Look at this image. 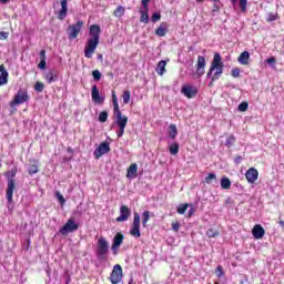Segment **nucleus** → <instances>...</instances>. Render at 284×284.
<instances>
[{
  "label": "nucleus",
  "mask_w": 284,
  "mask_h": 284,
  "mask_svg": "<svg viewBox=\"0 0 284 284\" xmlns=\"http://www.w3.org/2000/svg\"><path fill=\"white\" fill-rule=\"evenodd\" d=\"M99 121H100V123H105V121H108V111L100 112Z\"/></svg>",
  "instance_id": "40"
},
{
  "label": "nucleus",
  "mask_w": 284,
  "mask_h": 284,
  "mask_svg": "<svg viewBox=\"0 0 284 284\" xmlns=\"http://www.w3.org/2000/svg\"><path fill=\"white\" fill-rule=\"evenodd\" d=\"M237 61L241 65H250V52L243 51L237 58Z\"/></svg>",
  "instance_id": "23"
},
{
  "label": "nucleus",
  "mask_w": 284,
  "mask_h": 284,
  "mask_svg": "<svg viewBox=\"0 0 284 284\" xmlns=\"http://www.w3.org/2000/svg\"><path fill=\"white\" fill-rule=\"evenodd\" d=\"M242 161H243V156H241V155H235V158H234V163H236V165L241 164Z\"/></svg>",
  "instance_id": "52"
},
{
  "label": "nucleus",
  "mask_w": 284,
  "mask_h": 284,
  "mask_svg": "<svg viewBox=\"0 0 284 284\" xmlns=\"http://www.w3.org/2000/svg\"><path fill=\"white\" fill-rule=\"evenodd\" d=\"M168 28H170V24H168V22H162L155 30L156 37H165V34H168Z\"/></svg>",
  "instance_id": "22"
},
{
  "label": "nucleus",
  "mask_w": 284,
  "mask_h": 284,
  "mask_svg": "<svg viewBox=\"0 0 284 284\" xmlns=\"http://www.w3.org/2000/svg\"><path fill=\"white\" fill-rule=\"evenodd\" d=\"M150 10H145L143 9L141 11V17H140V21L141 23H150V14H149Z\"/></svg>",
  "instance_id": "27"
},
{
  "label": "nucleus",
  "mask_w": 284,
  "mask_h": 284,
  "mask_svg": "<svg viewBox=\"0 0 284 284\" xmlns=\"http://www.w3.org/2000/svg\"><path fill=\"white\" fill-rule=\"evenodd\" d=\"M0 3H3V4L10 3V0H0Z\"/></svg>",
  "instance_id": "59"
},
{
  "label": "nucleus",
  "mask_w": 284,
  "mask_h": 284,
  "mask_svg": "<svg viewBox=\"0 0 284 284\" xmlns=\"http://www.w3.org/2000/svg\"><path fill=\"white\" fill-rule=\"evenodd\" d=\"M170 154L175 156V154H179V143L174 142L173 144L170 145L169 148Z\"/></svg>",
  "instance_id": "33"
},
{
  "label": "nucleus",
  "mask_w": 284,
  "mask_h": 284,
  "mask_svg": "<svg viewBox=\"0 0 284 284\" xmlns=\"http://www.w3.org/2000/svg\"><path fill=\"white\" fill-rule=\"evenodd\" d=\"M234 143H236V136H234V134H231L229 138H226V141H225L226 148H232Z\"/></svg>",
  "instance_id": "31"
},
{
  "label": "nucleus",
  "mask_w": 284,
  "mask_h": 284,
  "mask_svg": "<svg viewBox=\"0 0 284 284\" xmlns=\"http://www.w3.org/2000/svg\"><path fill=\"white\" fill-rule=\"evenodd\" d=\"M278 19V13H270L266 21L272 23V21H276Z\"/></svg>",
  "instance_id": "47"
},
{
  "label": "nucleus",
  "mask_w": 284,
  "mask_h": 284,
  "mask_svg": "<svg viewBox=\"0 0 284 284\" xmlns=\"http://www.w3.org/2000/svg\"><path fill=\"white\" fill-rule=\"evenodd\" d=\"M108 252H110V245L108 244V240H105V237H100L98 240V246L95 251V256L98 261H106Z\"/></svg>",
  "instance_id": "4"
},
{
  "label": "nucleus",
  "mask_w": 284,
  "mask_h": 284,
  "mask_svg": "<svg viewBox=\"0 0 284 284\" xmlns=\"http://www.w3.org/2000/svg\"><path fill=\"white\" fill-rule=\"evenodd\" d=\"M281 227H284V221H280Z\"/></svg>",
  "instance_id": "62"
},
{
  "label": "nucleus",
  "mask_w": 284,
  "mask_h": 284,
  "mask_svg": "<svg viewBox=\"0 0 284 284\" xmlns=\"http://www.w3.org/2000/svg\"><path fill=\"white\" fill-rule=\"evenodd\" d=\"M55 196H57V199H58V201H59L60 204L65 205V197H63V195L61 194V192L57 191V192H55Z\"/></svg>",
  "instance_id": "46"
},
{
  "label": "nucleus",
  "mask_w": 284,
  "mask_h": 284,
  "mask_svg": "<svg viewBox=\"0 0 284 284\" xmlns=\"http://www.w3.org/2000/svg\"><path fill=\"white\" fill-rule=\"evenodd\" d=\"M61 9L58 12V19H60V21H63V19H65L68 17V0H61Z\"/></svg>",
  "instance_id": "19"
},
{
  "label": "nucleus",
  "mask_w": 284,
  "mask_h": 284,
  "mask_svg": "<svg viewBox=\"0 0 284 284\" xmlns=\"http://www.w3.org/2000/svg\"><path fill=\"white\" fill-rule=\"evenodd\" d=\"M38 172H39V166H37V164H30L29 174L32 176V174H37Z\"/></svg>",
  "instance_id": "41"
},
{
  "label": "nucleus",
  "mask_w": 284,
  "mask_h": 284,
  "mask_svg": "<svg viewBox=\"0 0 284 284\" xmlns=\"http://www.w3.org/2000/svg\"><path fill=\"white\" fill-rule=\"evenodd\" d=\"M113 14L118 18L123 17V14H125V8H123L122 6L118 7L114 11Z\"/></svg>",
  "instance_id": "35"
},
{
  "label": "nucleus",
  "mask_w": 284,
  "mask_h": 284,
  "mask_svg": "<svg viewBox=\"0 0 284 284\" xmlns=\"http://www.w3.org/2000/svg\"><path fill=\"white\" fill-rule=\"evenodd\" d=\"M224 68L225 65L223 64V58L221 57V53H214L211 67L206 73V77L211 79L209 85H212V83L221 79Z\"/></svg>",
  "instance_id": "2"
},
{
  "label": "nucleus",
  "mask_w": 284,
  "mask_h": 284,
  "mask_svg": "<svg viewBox=\"0 0 284 284\" xmlns=\"http://www.w3.org/2000/svg\"><path fill=\"white\" fill-rule=\"evenodd\" d=\"M220 10H221V7H219V4H216V3H214L212 12H220Z\"/></svg>",
  "instance_id": "56"
},
{
  "label": "nucleus",
  "mask_w": 284,
  "mask_h": 284,
  "mask_svg": "<svg viewBox=\"0 0 284 284\" xmlns=\"http://www.w3.org/2000/svg\"><path fill=\"white\" fill-rule=\"evenodd\" d=\"M6 39H8V32L1 31V32H0V40H1V41H4Z\"/></svg>",
  "instance_id": "53"
},
{
  "label": "nucleus",
  "mask_w": 284,
  "mask_h": 284,
  "mask_svg": "<svg viewBox=\"0 0 284 284\" xmlns=\"http://www.w3.org/2000/svg\"><path fill=\"white\" fill-rule=\"evenodd\" d=\"M176 134H179V130L176 129V124L169 125V139H176Z\"/></svg>",
  "instance_id": "26"
},
{
  "label": "nucleus",
  "mask_w": 284,
  "mask_h": 284,
  "mask_svg": "<svg viewBox=\"0 0 284 284\" xmlns=\"http://www.w3.org/2000/svg\"><path fill=\"white\" fill-rule=\"evenodd\" d=\"M252 234L256 240L263 239V236H265V229H263L262 225L256 224L252 230Z\"/></svg>",
  "instance_id": "20"
},
{
  "label": "nucleus",
  "mask_w": 284,
  "mask_h": 284,
  "mask_svg": "<svg viewBox=\"0 0 284 284\" xmlns=\"http://www.w3.org/2000/svg\"><path fill=\"white\" fill-rule=\"evenodd\" d=\"M79 230V225L74 222V219H69L67 223L60 229V234L65 235L70 232H77Z\"/></svg>",
  "instance_id": "10"
},
{
  "label": "nucleus",
  "mask_w": 284,
  "mask_h": 284,
  "mask_svg": "<svg viewBox=\"0 0 284 284\" xmlns=\"http://www.w3.org/2000/svg\"><path fill=\"white\" fill-rule=\"evenodd\" d=\"M40 61H45V50L44 49H42L40 51Z\"/></svg>",
  "instance_id": "55"
},
{
  "label": "nucleus",
  "mask_w": 284,
  "mask_h": 284,
  "mask_svg": "<svg viewBox=\"0 0 284 284\" xmlns=\"http://www.w3.org/2000/svg\"><path fill=\"white\" fill-rule=\"evenodd\" d=\"M132 99V93L130 92V90H124L122 93V100L124 105H128V103H130Z\"/></svg>",
  "instance_id": "28"
},
{
  "label": "nucleus",
  "mask_w": 284,
  "mask_h": 284,
  "mask_svg": "<svg viewBox=\"0 0 284 284\" xmlns=\"http://www.w3.org/2000/svg\"><path fill=\"white\" fill-rule=\"evenodd\" d=\"M165 65H168V62L164 60H161L158 63L155 71L160 74V77H163V74H165Z\"/></svg>",
  "instance_id": "24"
},
{
  "label": "nucleus",
  "mask_w": 284,
  "mask_h": 284,
  "mask_svg": "<svg viewBox=\"0 0 284 284\" xmlns=\"http://www.w3.org/2000/svg\"><path fill=\"white\" fill-rule=\"evenodd\" d=\"M47 65H48V63L45 62V60H40L38 68L40 70H45Z\"/></svg>",
  "instance_id": "51"
},
{
  "label": "nucleus",
  "mask_w": 284,
  "mask_h": 284,
  "mask_svg": "<svg viewBox=\"0 0 284 284\" xmlns=\"http://www.w3.org/2000/svg\"><path fill=\"white\" fill-rule=\"evenodd\" d=\"M30 97L28 95V91H18L17 94L13 97V101L10 102V106L14 108L17 105H22L26 103Z\"/></svg>",
  "instance_id": "7"
},
{
  "label": "nucleus",
  "mask_w": 284,
  "mask_h": 284,
  "mask_svg": "<svg viewBox=\"0 0 284 284\" xmlns=\"http://www.w3.org/2000/svg\"><path fill=\"white\" fill-rule=\"evenodd\" d=\"M187 207H190V204H181L178 207V214H185V212H187Z\"/></svg>",
  "instance_id": "39"
},
{
  "label": "nucleus",
  "mask_w": 284,
  "mask_h": 284,
  "mask_svg": "<svg viewBox=\"0 0 284 284\" xmlns=\"http://www.w3.org/2000/svg\"><path fill=\"white\" fill-rule=\"evenodd\" d=\"M245 178L247 183H256L258 181V170L250 168L245 173Z\"/></svg>",
  "instance_id": "16"
},
{
  "label": "nucleus",
  "mask_w": 284,
  "mask_h": 284,
  "mask_svg": "<svg viewBox=\"0 0 284 284\" xmlns=\"http://www.w3.org/2000/svg\"><path fill=\"white\" fill-rule=\"evenodd\" d=\"M149 222H150V211H144L142 213V226L148 227Z\"/></svg>",
  "instance_id": "30"
},
{
  "label": "nucleus",
  "mask_w": 284,
  "mask_h": 284,
  "mask_svg": "<svg viewBox=\"0 0 284 284\" xmlns=\"http://www.w3.org/2000/svg\"><path fill=\"white\" fill-rule=\"evenodd\" d=\"M215 274H216L217 278H222V276H225V271H223L222 265L216 266Z\"/></svg>",
  "instance_id": "36"
},
{
  "label": "nucleus",
  "mask_w": 284,
  "mask_h": 284,
  "mask_svg": "<svg viewBox=\"0 0 284 284\" xmlns=\"http://www.w3.org/2000/svg\"><path fill=\"white\" fill-rule=\"evenodd\" d=\"M4 176H7V180L14 179V176H17V168H13L11 172H7Z\"/></svg>",
  "instance_id": "43"
},
{
  "label": "nucleus",
  "mask_w": 284,
  "mask_h": 284,
  "mask_svg": "<svg viewBox=\"0 0 284 284\" xmlns=\"http://www.w3.org/2000/svg\"><path fill=\"white\" fill-rule=\"evenodd\" d=\"M212 181H216V175L214 173H210L205 180L204 183H206L207 185L212 184Z\"/></svg>",
  "instance_id": "37"
},
{
  "label": "nucleus",
  "mask_w": 284,
  "mask_h": 284,
  "mask_svg": "<svg viewBox=\"0 0 284 284\" xmlns=\"http://www.w3.org/2000/svg\"><path fill=\"white\" fill-rule=\"evenodd\" d=\"M129 284H134V278L131 277V280L129 281Z\"/></svg>",
  "instance_id": "61"
},
{
  "label": "nucleus",
  "mask_w": 284,
  "mask_h": 284,
  "mask_svg": "<svg viewBox=\"0 0 284 284\" xmlns=\"http://www.w3.org/2000/svg\"><path fill=\"white\" fill-rule=\"evenodd\" d=\"M142 6H143L144 10H150L148 8V6H150V0H142Z\"/></svg>",
  "instance_id": "54"
},
{
  "label": "nucleus",
  "mask_w": 284,
  "mask_h": 284,
  "mask_svg": "<svg viewBox=\"0 0 284 284\" xmlns=\"http://www.w3.org/2000/svg\"><path fill=\"white\" fill-rule=\"evenodd\" d=\"M109 281L112 284H119L121 281H123V267H121V264H115L113 266Z\"/></svg>",
  "instance_id": "6"
},
{
  "label": "nucleus",
  "mask_w": 284,
  "mask_h": 284,
  "mask_svg": "<svg viewBox=\"0 0 284 284\" xmlns=\"http://www.w3.org/2000/svg\"><path fill=\"white\" fill-rule=\"evenodd\" d=\"M125 236L123 235V233H116L113 237V242L111 245V252L114 254V256H116V254H119V247H121V245H123V241H124Z\"/></svg>",
  "instance_id": "9"
},
{
  "label": "nucleus",
  "mask_w": 284,
  "mask_h": 284,
  "mask_svg": "<svg viewBox=\"0 0 284 284\" xmlns=\"http://www.w3.org/2000/svg\"><path fill=\"white\" fill-rule=\"evenodd\" d=\"M138 172L139 165H136V163H132L126 171V179H136Z\"/></svg>",
  "instance_id": "21"
},
{
  "label": "nucleus",
  "mask_w": 284,
  "mask_h": 284,
  "mask_svg": "<svg viewBox=\"0 0 284 284\" xmlns=\"http://www.w3.org/2000/svg\"><path fill=\"white\" fill-rule=\"evenodd\" d=\"M172 230L173 232H179V230H181V224L179 222H172Z\"/></svg>",
  "instance_id": "50"
},
{
  "label": "nucleus",
  "mask_w": 284,
  "mask_h": 284,
  "mask_svg": "<svg viewBox=\"0 0 284 284\" xmlns=\"http://www.w3.org/2000/svg\"><path fill=\"white\" fill-rule=\"evenodd\" d=\"M132 215V211H130V207L128 205L120 206V216L116 217V223H123L130 219Z\"/></svg>",
  "instance_id": "13"
},
{
  "label": "nucleus",
  "mask_w": 284,
  "mask_h": 284,
  "mask_svg": "<svg viewBox=\"0 0 284 284\" xmlns=\"http://www.w3.org/2000/svg\"><path fill=\"white\" fill-rule=\"evenodd\" d=\"M14 190H17V181L12 178H9L8 184H7V201H9V203H12V196H14Z\"/></svg>",
  "instance_id": "12"
},
{
  "label": "nucleus",
  "mask_w": 284,
  "mask_h": 284,
  "mask_svg": "<svg viewBox=\"0 0 284 284\" xmlns=\"http://www.w3.org/2000/svg\"><path fill=\"white\" fill-rule=\"evenodd\" d=\"M6 70V67L3 64L0 65V72H3Z\"/></svg>",
  "instance_id": "60"
},
{
  "label": "nucleus",
  "mask_w": 284,
  "mask_h": 284,
  "mask_svg": "<svg viewBox=\"0 0 284 284\" xmlns=\"http://www.w3.org/2000/svg\"><path fill=\"white\" fill-rule=\"evenodd\" d=\"M220 234H221V232H219V230H216V229H209L206 231V236L209 239H216V236H220Z\"/></svg>",
  "instance_id": "29"
},
{
  "label": "nucleus",
  "mask_w": 284,
  "mask_h": 284,
  "mask_svg": "<svg viewBox=\"0 0 284 284\" xmlns=\"http://www.w3.org/2000/svg\"><path fill=\"white\" fill-rule=\"evenodd\" d=\"M43 79L47 81V83H54L55 81H59V71L52 69L49 70L47 73H44Z\"/></svg>",
  "instance_id": "17"
},
{
  "label": "nucleus",
  "mask_w": 284,
  "mask_h": 284,
  "mask_svg": "<svg viewBox=\"0 0 284 284\" xmlns=\"http://www.w3.org/2000/svg\"><path fill=\"white\" fill-rule=\"evenodd\" d=\"M205 0H196V3H203Z\"/></svg>",
  "instance_id": "63"
},
{
  "label": "nucleus",
  "mask_w": 284,
  "mask_h": 284,
  "mask_svg": "<svg viewBox=\"0 0 284 284\" xmlns=\"http://www.w3.org/2000/svg\"><path fill=\"white\" fill-rule=\"evenodd\" d=\"M67 152H68L69 154H74V149L71 148V146H69V148H67Z\"/></svg>",
  "instance_id": "57"
},
{
  "label": "nucleus",
  "mask_w": 284,
  "mask_h": 284,
  "mask_svg": "<svg viewBox=\"0 0 284 284\" xmlns=\"http://www.w3.org/2000/svg\"><path fill=\"white\" fill-rule=\"evenodd\" d=\"M81 28H83V22L81 20H78L74 24H70L67 31L69 39H77L81 32Z\"/></svg>",
  "instance_id": "8"
},
{
  "label": "nucleus",
  "mask_w": 284,
  "mask_h": 284,
  "mask_svg": "<svg viewBox=\"0 0 284 284\" xmlns=\"http://www.w3.org/2000/svg\"><path fill=\"white\" fill-rule=\"evenodd\" d=\"M250 104L247 102H241L237 106L239 112H247Z\"/></svg>",
  "instance_id": "38"
},
{
  "label": "nucleus",
  "mask_w": 284,
  "mask_h": 284,
  "mask_svg": "<svg viewBox=\"0 0 284 284\" xmlns=\"http://www.w3.org/2000/svg\"><path fill=\"white\" fill-rule=\"evenodd\" d=\"M130 234L134 236V239H141V215L136 212L133 215Z\"/></svg>",
  "instance_id": "5"
},
{
  "label": "nucleus",
  "mask_w": 284,
  "mask_h": 284,
  "mask_svg": "<svg viewBox=\"0 0 284 284\" xmlns=\"http://www.w3.org/2000/svg\"><path fill=\"white\" fill-rule=\"evenodd\" d=\"M151 21L156 23V21H161V13H153L151 17Z\"/></svg>",
  "instance_id": "49"
},
{
  "label": "nucleus",
  "mask_w": 284,
  "mask_h": 284,
  "mask_svg": "<svg viewBox=\"0 0 284 284\" xmlns=\"http://www.w3.org/2000/svg\"><path fill=\"white\" fill-rule=\"evenodd\" d=\"M220 184H221L222 190H230L232 187V181H230V178H227V176H223L221 179Z\"/></svg>",
  "instance_id": "25"
},
{
  "label": "nucleus",
  "mask_w": 284,
  "mask_h": 284,
  "mask_svg": "<svg viewBox=\"0 0 284 284\" xmlns=\"http://www.w3.org/2000/svg\"><path fill=\"white\" fill-rule=\"evenodd\" d=\"M108 152H110V143L102 142L99 145V148L95 149V151L93 152V155L95 156V159H100L103 156V154H108Z\"/></svg>",
  "instance_id": "14"
},
{
  "label": "nucleus",
  "mask_w": 284,
  "mask_h": 284,
  "mask_svg": "<svg viewBox=\"0 0 284 284\" xmlns=\"http://www.w3.org/2000/svg\"><path fill=\"white\" fill-rule=\"evenodd\" d=\"M44 90H45V84H43V82L41 81H37L34 84V91L41 93Z\"/></svg>",
  "instance_id": "34"
},
{
  "label": "nucleus",
  "mask_w": 284,
  "mask_h": 284,
  "mask_svg": "<svg viewBox=\"0 0 284 284\" xmlns=\"http://www.w3.org/2000/svg\"><path fill=\"white\" fill-rule=\"evenodd\" d=\"M231 77H233L234 79H239V77H241V69H239V68L232 69Z\"/></svg>",
  "instance_id": "42"
},
{
  "label": "nucleus",
  "mask_w": 284,
  "mask_h": 284,
  "mask_svg": "<svg viewBox=\"0 0 284 284\" xmlns=\"http://www.w3.org/2000/svg\"><path fill=\"white\" fill-rule=\"evenodd\" d=\"M9 73L4 70L0 74V85H6L8 83Z\"/></svg>",
  "instance_id": "32"
},
{
  "label": "nucleus",
  "mask_w": 284,
  "mask_h": 284,
  "mask_svg": "<svg viewBox=\"0 0 284 284\" xmlns=\"http://www.w3.org/2000/svg\"><path fill=\"white\" fill-rule=\"evenodd\" d=\"M91 99L94 103H103L105 101V98H101V94L99 93V88H97V84H94L91 89Z\"/></svg>",
  "instance_id": "18"
},
{
  "label": "nucleus",
  "mask_w": 284,
  "mask_h": 284,
  "mask_svg": "<svg viewBox=\"0 0 284 284\" xmlns=\"http://www.w3.org/2000/svg\"><path fill=\"white\" fill-rule=\"evenodd\" d=\"M266 63H268V65L271 68H276V58L271 57V58L266 59Z\"/></svg>",
  "instance_id": "48"
},
{
  "label": "nucleus",
  "mask_w": 284,
  "mask_h": 284,
  "mask_svg": "<svg viewBox=\"0 0 284 284\" xmlns=\"http://www.w3.org/2000/svg\"><path fill=\"white\" fill-rule=\"evenodd\" d=\"M182 94L186 97V99H194L196 94H199V90L196 87L192 85H183L181 90Z\"/></svg>",
  "instance_id": "15"
},
{
  "label": "nucleus",
  "mask_w": 284,
  "mask_h": 284,
  "mask_svg": "<svg viewBox=\"0 0 284 284\" xmlns=\"http://www.w3.org/2000/svg\"><path fill=\"white\" fill-rule=\"evenodd\" d=\"M214 284H220L219 282H214Z\"/></svg>",
  "instance_id": "64"
},
{
  "label": "nucleus",
  "mask_w": 284,
  "mask_h": 284,
  "mask_svg": "<svg viewBox=\"0 0 284 284\" xmlns=\"http://www.w3.org/2000/svg\"><path fill=\"white\" fill-rule=\"evenodd\" d=\"M240 9L242 12H247V0H240Z\"/></svg>",
  "instance_id": "44"
},
{
  "label": "nucleus",
  "mask_w": 284,
  "mask_h": 284,
  "mask_svg": "<svg viewBox=\"0 0 284 284\" xmlns=\"http://www.w3.org/2000/svg\"><path fill=\"white\" fill-rule=\"evenodd\" d=\"M92 77H93L94 81H101V77H102L101 71L93 70L92 71Z\"/></svg>",
  "instance_id": "45"
},
{
  "label": "nucleus",
  "mask_w": 284,
  "mask_h": 284,
  "mask_svg": "<svg viewBox=\"0 0 284 284\" xmlns=\"http://www.w3.org/2000/svg\"><path fill=\"white\" fill-rule=\"evenodd\" d=\"M98 60H99V61H103V54H101V53L98 54Z\"/></svg>",
  "instance_id": "58"
},
{
  "label": "nucleus",
  "mask_w": 284,
  "mask_h": 284,
  "mask_svg": "<svg viewBox=\"0 0 284 284\" xmlns=\"http://www.w3.org/2000/svg\"><path fill=\"white\" fill-rule=\"evenodd\" d=\"M205 57L203 55H199L197 57V63H196V71H195V77L196 79H201V77H203V74H205Z\"/></svg>",
  "instance_id": "11"
},
{
  "label": "nucleus",
  "mask_w": 284,
  "mask_h": 284,
  "mask_svg": "<svg viewBox=\"0 0 284 284\" xmlns=\"http://www.w3.org/2000/svg\"><path fill=\"white\" fill-rule=\"evenodd\" d=\"M89 34L91 38L87 41L84 47L85 59H92V55L97 52V48H99L101 41V26L92 24L89 28Z\"/></svg>",
  "instance_id": "1"
},
{
  "label": "nucleus",
  "mask_w": 284,
  "mask_h": 284,
  "mask_svg": "<svg viewBox=\"0 0 284 284\" xmlns=\"http://www.w3.org/2000/svg\"><path fill=\"white\" fill-rule=\"evenodd\" d=\"M112 101H113V115L116 119V125L119 131L116 132L118 139H121L125 134V128L128 125V116L123 115L121 109L119 108V99L116 98V92L112 91Z\"/></svg>",
  "instance_id": "3"
}]
</instances>
